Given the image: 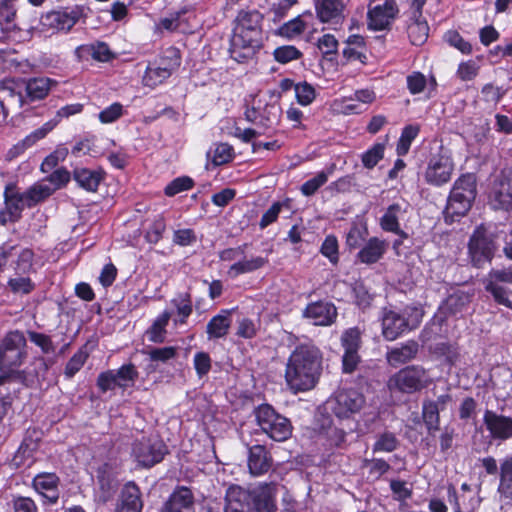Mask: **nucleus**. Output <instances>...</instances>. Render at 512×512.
Segmentation results:
<instances>
[{
  "label": "nucleus",
  "mask_w": 512,
  "mask_h": 512,
  "mask_svg": "<svg viewBox=\"0 0 512 512\" xmlns=\"http://www.w3.org/2000/svg\"><path fill=\"white\" fill-rule=\"evenodd\" d=\"M322 360L321 350L312 342L296 345L285 366L288 389L294 394L313 389L322 374Z\"/></svg>",
  "instance_id": "nucleus-1"
},
{
  "label": "nucleus",
  "mask_w": 512,
  "mask_h": 512,
  "mask_svg": "<svg viewBox=\"0 0 512 512\" xmlns=\"http://www.w3.org/2000/svg\"><path fill=\"white\" fill-rule=\"evenodd\" d=\"M262 15L257 10L240 11L230 43V55L237 62L251 58L262 45Z\"/></svg>",
  "instance_id": "nucleus-2"
},
{
  "label": "nucleus",
  "mask_w": 512,
  "mask_h": 512,
  "mask_svg": "<svg viewBox=\"0 0 512 512\" xmlns=\"http://www.w3.org/2000/svg\"><path fill=\"white\" fill-rule=\"evenodd\" d=\"M27 357V340L23 332H7L0 341V376L29 387L28 373L20 369Z\"/></svg>",
  "instance_id": "nucleus-3"
},
{
  "label": "nucleus",
  "mask_w": 512,
  "mask_h": 512,
  "mask_svg": "<svg viewBox=\"0 0 512 512\" xmlns=\"http://www.w3.org/2000/svg\"><path fill=\"white\" fill-rule=\"evenodd\" d=\"M253 414L256 424L272 440L283 442L291 437L293 426L290 419L278 413L272 405L260 404Z\"/></svg>",
  "instance_id": "nucleus-4"
},
{
  "label": "nucleus",
  "mask_w": 512,
  "mask_h": 512,
  "mask_svg": "<svg viewBox=\"0 0 512 512\" xmlns=\"http://www.w3.org/2000/svg\"><path fill=\"white\" fill-rule=\"evenodd\" d=\"M431 384L427 370L421 365H408L394 375L388 381L391 391L404 394L420 392Z\"/></svg>",
  "instance_id": "nucleus-5"
},
{
  "label": "nucleus",
  "mask_w": 512,
  "mask_h": 512,
  "mask_svg": "<svg viewBox=\"0 0 512 512\" xmlns=\"http://www.w3.org/2000/svg\"><path fill=\"white\" fill-rule=\"evenodd\" d=\"M476 197V179L473 174L462 175L450 192L446 213L450 216H463L471 208Z\"/></svg>",
  "instance_id": "nucleus-6"
},
{
  "label": "nucleus",
  "mask_w": 512,
  "mask_h": 512,
  "mask_svg": "<svg viewBox=\"0 0 512 512\" xmlns=\"http://www.w3.org/2000/svg\"><path fill=\"white\" fill-rule=\"evenodd\" d=\"M331 413L339 420L353 419L366 404L363 393L354 388H341L327 401Z\"/></svg>",
  "instance_id": "nucleus-7"
},
{
  "label": "nucleus",
  "mask_w": 512,
  "mask_h": 512,
  "mask_svg": "<svg viewBox=\"0 0 512 512\" xmlns=\"http://www.w3.org/2000/svg\"><path fill=\"white\" fill-rule=\"evenodd\" d=\"M168 453V447L161 439L142 437L132 444L131 455L137 466L144 469L159 464Z\"/></svg>",
  "instance_id": "nucleus-8"
},
{
  "label": "nucleus",
  "mask_w": 512,
  "mask_h": 512,
  "mask_svg": "<svg viewBox=\"0 0 512 512\" xmlns=\"http://www.w3.org/2000/svg\"><path fill=\"white\" fill-rule=\"evenodd\" d=\"M497 250L494 235L486 227H476L468 242V255L475 267H482L490 262Z\"/></svg>",
  "instance_id": "nucleus-9"
},
{
  "label": "nucleus",
  "mask_w": 512,
  "mask_h": 512,
  "mask_svg": "<svg viewBox=\"0 0 512 512\" xmlns=\"http://www.w3.org/2000/svg\"><path fill=\"white\" fill-rule=\"evenodd\" d=\"M245 505L251 512H276V488L273 483H263L252 489H244Z\"/></svg>",
  "instance_id": "nucleus-10"
},
{
  "label": "nucleus",
  "mask_w": 512,
  "mask_h": 512,
  "mask_svg": "<svg viewBox=\"0 0 512 512\" xmlns=\"http://www.w3.org/2000/svg\"><path fill=\"white\" fill-rule=\"evenodd\" d=\"M489 204L494 210L512 209V169L505 168L495 177L489 193Z\"/></svg>",
  "instance_id": "nucleus-11"
},
{
  "label": "nucleus",
  "mask_w": 512,
  "mask_h": 512,
  "mask_svg": "<svg viewBox=\"0 0 512 512\" xmlns=\"http://www.w3.org/2000/svg\"><path fill=\"white\" fill-rule=\"evenodd\" d=\"M398 13L395 0H371L368 6V28L375 31L387 29Z\"/></svg>",
  "instance_id": "nucleus-12"
},
{
  "label": "nucleus",
  "mask_w": 512,
  "mask_h": 512,
  "mask_svg": "<svg viewBox=\"0 0 512 512\" xmlns=\"http://www.w3.org/2000/svg\"><path fill=\"white\" fill-rule=\"evenodd\" d=\"M42 438L43 431L40 428H27L18 449L12 457L11 465L17 469L26 464L30 466L35 461V454L40 448Z\"/></svg>",
  "instance_id": "nucleus-13"
},
{
  "label": "nucleus",
  "mask_w": 512,
  "mask_h": 512,
  "mask_svg": "<svg viewBox=\"0 0 512 512\" xmlns=\"http://www.w3.org/2000/svg\"><path fill=\"white\" fill-rule=\"evenodd\" d=\"M61 479L55 472H39L33 478L31 487L40 496L43 505H56L60 499Z\"/></svg>",
  "instance_id": "nucleus-14"
},
{
  "label": "nucleus",
  "mask_w": 512,
  "mask_h": 512,
  "mask_svg": "<svg viewBox=\"0 0 512 512\" xmlns=\"http://www.w3.org/2000/svg\"><path fill=\"white\" fill-rule=\"evenodd\" d=\"M23 83L26 92L25 96H23L20 92L16 93L13 90L9 91L10 97L18 103L20 108L28 102L38 101L46 98L52 87L57 84L55 80L47 77H34L23 81Z\"/></svg>",
  "instance_id": "nucleus-15"
},
{
  "label": "nucleus",
  "mask_w": 512,
  "mask_h": 512,
  "mask_svg": "<svg viewBox=\"0 0 512 512\" xmlns=\"http://www.w3.org/2000/svg\"><path fill=\"white\" fill-rule=\"evenodd\" d=\"M83 15L84 8L82 6L50 11L41 17V24L49 29L70 30Z\"/></svg>",
  "instance_id": "nucleus-16"
},
{
  "label": "nucleus",
  "mask_w": 512,
  "mask_h": 512,
  "mask_svg": "<svg viewBox=\"0 0 512 512\" xmlns=\"http://www.w3.org/2000/svg\"><path fill=\"white\" fill-rule=\"evenodd\" d=\"M420 320L410 324L402 314L393 310H384L382 316V335L387 341H394L405 332L416 328Z\"/></svg>",
  "instance_id": "nucleus-17"
},
{
  "label": "nucleus",
  "mask_w": 512,
  "mask_h": 512,
  "mask_svg": "<svg viewBox=\"0 0 512 512\" xmlns=\"http://www.w3.org/2000/svg\"><path fill=\"white\" fill-rule=\"evenodd\" d=\"M483 422L492 439L506 441L512 438V417L486 410Z\"/></svg>",
  "instance_id": "nucleus-18"
},
{
  "label": "nucleus",
  "mask_w": 512,
  "mask_h": 512,
  "mask_svg": "<svg viewBox=\"0 0 512 512\" xmlns=\"http://www.w3.org/2000/svg\"><path fill=\"white\" fill-rule=\"evenodd\" d=\"M453 169L454 166L450 157L444 155L433 156L426 169L425 179L432 185H443L450 180Z\"/></svg>",
  "instance_id": "nucleus-19"
},
{
  "label": "nucleus",
  "mask_w": 512,
  "mask_h": 512,
  "mask_svg": "<svg viewBox=\"0 0 512 512\" xmlns=\"http://www.w3.org/2000/svg\"><path fill=\"white\" fill-rule=\"evenodd\" d=\"M303 316L310 319L315 326H329L337 318V309L333 303L320 300L309 303Z\"/></svg>",
  "instance_id": "nucleus-20"
},
{
  "label": "nucleus",
  "mask_w": 512,
  "mask_h": 512,
  "mask_svg": "<svg viewBox=\"0 0 512 512\" xmlns=\"http://www.w3.org/2000/svg\"><path fill=\"white\" fill-rule=\"evenodd\" d=\"M58 120L53 119L44 123L40 128L34 130L24 139L13 145L6 153V159L12 161L22 155L27 149L35 145L38 141L45 138L46 135L51 132L56 125Z\"/></svg>",
  "instance_id": "nucleus-21"
},
{
  "label": "nucleus",
  "mask_w": 512,
  "mask_h": 512,
  "mask_svg": "<svg viewBox=\"0 0 512 512\" xmlns=\"http://www.w3.org/2000/svg\"><path fill=\"white\" fill-rule=\"evenodd\" d=\"M161 512H195L192 490L185 486H178L164 503Z\"/></svg>",
  "instance_id": "nucleus-22"
},
{
  "label": "nucleus",
  "mask_w": 512,
  "mask_h": 512,
  "mask_svg": "<svg viewBox=\"0 0 512 512\" xmlns=\"http://www.w3.org/2000/svg\"><path fill=\"white\" fill-rule=\"evenodd\" d=\"M143 505L140 487L136 482L128 481L120 492L115 512H142Z\"/></svg>",
  "instance_id": "nucleus-23"
},
{
  "label": "nucleus",
  "mask_w": 512,
  "mask_h": 512,
  "mask_svg": "<svg viewBox=\"0 0 512 512\" xmlns=\"http://www.w3.org/2000/svg\"><path fill=\"white\" fill-rule=\"evenodd\" d=\"M247 464L252 475L261 476L271 469L273 459L266 446L256 444L249 447Z\"/></svg>",
  "instance_id": "nucleus-24"
},
{
  "label": "nucleus",
  "mask_w": 512,
  "mask_h": 512,
  "mask_svg": "<svg viewBox=\"0 0 512 512\" xmlns=\"http://www.w3.org/2000/svg\"><path fill=\"white\" fill-rule=\"evenodd\" d=\"M388 247L389 243L386 240L378 237H371L359 250L356 255V259L363 264H375L383 258Z\"/></svg>",
  "instance_id": "nucleus-25"
},
{
  "label": "nucleus",
  "mask_w": 512,
  "mask_h": 512,
  "mask_svg": "<svg viewBox=\"0 0 512 512\" xmlns=\"http://www.w3.org/2000/svg\"><path fill=\"white\" fill-rule=\"evenodd\" d=\"M96 479L104 502L108 501L117 490V479L113 465L104 462L96 469Z\"/></svg>",
  "instance_id": "nucleus-26"
},
{
  "label": "nucleus",
  "mask_w": 512,
  "mask_h": 512,
  "mask_svg": "<svg viewBox=\"0 0 512 512\" xmlns=\"http://www.w3.org/2000/svg\"><path fill=\"white\" fill-rule=\"evenodd\" d=\"M497 492L505 504L512 506V453L500 463Z\"/></svg>",
  "instance_id": "nucleus-27"
},
{
  "label": "nucleus",
  "mask_w": 512,
  "mask_h": 512,
  "mask_svg": "<svg viewBox=\"0 0 512 512\" xmlns=\"http://www.w3.org/2000/svg\"><path fill=\"white\" fill-rule=\"evenodd\" d=\"M24 193L6 194L5 209L0 211V223L16 222L20 219L22 211L27 207Z\"/></svg>",
  "instance_id": "nucleus-28"
},
{
  "label": "nucleus",
  "mask_w": 512,
  "mask_h": 512,
  "mask_svg": "<svg viewBox=\"0 0 512 512\" xmlns=\"http://www.w3.org/2000/svg\"><path fill=\"white\" fill-rule=\"evenodd\" d=\"M234 309H222L213 316L206 326L208 339H219L227 336L232 324L231 314Z\"/></svg>",
  "instance_id": "nucleus-29"
},
{
  "label": "nucleus",
  "mask_w": 512,
  "mask_h": 512,
  "mask_svg": "<svg viewBox=\"0 0 512 512\" xmlns=\"http://www.w3.org/2000/svg\"><path fill=\"white\" fill-rule=\"evenodd\" d=\"M419 352V344L415 340H408L399 347H394L387 352V361L393 367L406 364L415 359Z\"/></svg>",
  "instance_id": "nucleus-30"
},
{
  "label": "nucleus",
  "mask_w": 512,
  "mask_h": 512,
  "mask_svg": "<svg viewBox=\"0 0 512 512\" xmlns=\"http://www.w3.org/2000/svg\"><path fill=\"white\" fill-rule=\"evenodd\" d=\"M343 0H315V11L323 23L338 22L343 17Z\"/></svg>",
  "instance_id": "nucleus-31"
},
{
  "label": "nucleus",
  "mask_w": 512,
  "mask_h": 512,
  "mask_svg": "<svg viewBox=\"0 0 512 512\" xmlns=\"http://www.w3.org/2000/svg\"><path fill=\"white\" fill-rule=\"evenodd\" d=\"M407 207V205L400 203H393L389 205L379 220L381 229L385 232L398 229V226H400V220L403 219L407 212Z\"/></svg>",
  "instance_id": "nucleus-32"
},
{
  "label": "nucleus",
  "mask_w": 512,
  "mask_h": 512,
  "mask_svg": "<svg viewBox=\"0 0 512 512\" xmlns=\"http://www.w3.org/2000/svg\"><path fill=\"white\" fill-rule=\"evenodd\" d=\"M320 434L325 438L326 445L330 448H343L346 444L347 433L328 419L326 424L320 427Z\"/></svg>",
  "instance_id": "nucleus-33"
},
{
  "label": "nucleus",
  "mask_w": 512,
  "mask_h": 512,
  "mask_svg": "<svg viewBox=\"0 0 512 512\" xmlns=\"http://www.w3.org/2000/svg\"><path fill=\"white\" fill-rule=\"evenodd\" d=\"M421 416L429 435H434L440 430V410L434 400L423 401Z\"/></svg>",
  "instance_id": "nucleus-34"
},
{
  "label": "nucleus",
  "mask_w": 512,
  "mask_h": 512,
  "mask_svg": "<svg viewBox=\"0 0 512 512\" xmlns=\"http://www.w3.org/2000/svg\"><path fill=\"white\" fill-rule=\"evenodd\" d=\"M267 263L268 259L261 256L251 257L250 259L240 258L236 263L229 267L227 274L231 278H236L241 274L256 271Z\"/></svg>",
  "instance_id": "nucleus-35"
},
{
  "label": "nucleus",
  "mask_w": 512,
  "mask_h": 512,
  "mask_svg": "<svg viewBox=\"0 0 512 512\" xmlns=\"http://www.w3.org/2000/svg\"><path fill=\"white\" fill-rule=\"evenodd\" d=\"M243 487L231 485L226 490L224 512H247Z\"/></svg>",
  "instance_id": "nucleus-36"
},
{
  "label": "nucleus",
  "mask_w": 512,
  "mask_h": 512,
  "mask_svg": "<svg viewBox=\"0 0 512 512\" xmlns=\"http://www.w3.org/2000/svg\"><path fill=\"white\" fill-rule=\"evenodd\" d=\"M54 192L55 188H52L46 181H42L35 183L23 193L27 199V207L31 208L46 200Z\"/></svg>",
  "instance_id": "nucleus-37"
},
{
  "label": "nucleus",
  "mask_w": 512,
  "mask_h": 512,
  "mask_svg": "<svg viewBox=\"0 0 512 512\" xmlns=\"http://www.w3.org/2000/svg\"><path fill=\"white\" fill-rule=\"evenodd\" d=\"M407 27L408 37L413 45L420 46L424 44L428 38L429 26L423 17H409Z\"/></svg>",
  "instance_id": "nucleus-38"
},
{
  "label": "nucleus",
  "mask_w": 512,
  "mask_h": 512,
  "mask_svg": "<svg viewBox=\"0 0 512 512\" xmlns=\"http://www.w3.org/2000/svg\"><path fill=\"white\" fill-rule=\"evenodd\" d=\"M152 62L172 75L181 65V53L175 47H168Z\"/></svg>",
  "instance_id": "nucleus-39"
},
{
  "label": "nucleus",
  "mask_w": 512,
  "mask_h": 512,
  "mask_svg": "<svg viewBox=\"0 0 512 512\" xmlns=\"http://www.w3.org/2000/svg\"><path fill=\"white\" fill-rule=\"evenodd\" d=\"M103 176L101 172L87 168H78L74 170V179L78 185L87 191L97 190Z\"/></svg>",
  "instance_id": "nucleus-40"
},
{
  "label": "nucleus",
  "mask_w": 512,
  "mask_h": 512,
  "mask_svg": "<svg viewBox=\"0 0 512 512\" xmlns=\"http://www.w3.org/2000/svg\"><path fill=\"white\" fill-rule=\"evenodd\" d=\"M170 314L163 312L160 314L146 330L147 338L150 342L161 344L166 340L167 325L169 323Z\"/></svg>",
  "instance_id": "nucleus-41"
},
{
  "label": "nucleus",
  "mask_w": 512,
  "mask_h": 512,
  "mask_svg": "<svg viewBox=\"0 0 512 512\" xmlns=\"http://www.w3.org/2000/svg\"><path fill=\"white\" fill-rule=\"evenodd\" d=\"M471 296V294L465 293L463 290H456L445 299L442 309L450 315H456L470 302Z\"/></svg>",
  "instance_id": "nucleus-42"
},
{
  "label": "nucleus",
  "mask_w": 512,
  "mask_h": 512,
  "mask_svg": "<svg viewBox=\"0 0 512 512\" xmlns=\"http://www.w3.org/2000/svg\"><path fill=\"white\" fill-rule=\"evenodd\" d=\"M170 77L171 74L166 72L165 68H160L151 61L146 67L142 82L144 86L155 88Z\"/></svg>",
  "instance_id": "nucleus-43"
},
{
  "label": "nucleus",
  "mask_w": 512,
  "mask_h": 512,
  "mask_svg": "<svg viewBox=\"0 0 512 512\" xmlns=\"http://www.w3.org/2000/svg\"><path fill=\"white\" fill-rule=\"evenodd\" d=\"M89 358V352L86 345L80 347L72 357L67 361L64 368V376L67 379L73 378L85 365Z\"/></svg>",
  "instance_id": "nucleus-44"
},
{
  "label": "nucleus",
  "mask_w": 512,
  "mask_h": 512,
  "mask_svg": "<svg viewBox=\"0 0 512 512\" xmlns=\"http://www.w3.org/2000/svg\"><path fill=\"white\" fill-rule=\"evenodd\" d=\"M115 371L120 383L123 384V392L126 391L128 388L133 387L139 377V371L136 365L132 362L121 365L118 369H115Z\"/></svg>",
  "instance_id": "nucleus-45"
},
{
  "label": "nucleus",
  "mask_w": 512,
  "mask_h": 512,
  "mask_svg": "<svg viewBox=\"0 0 512 512\" xmlns=\"http://www.w3.org/2000/svg\"><path fill=\"white\" fill-rule=\"evenodd\" d=\"M13 381L7 380V376H0V423L12 408L14 397L10 385Z\"/></svg>",
  "instance_id": "nucleus-46"
},
{
  "label": "nucleus",
  "mask_w": 512,
  "mask_h": 512,
  "mask_svg": "<svg viewBox=\"0 0 512 512\" xmlns=\"http://www.w3.org/2000/svg\"><path fill=\"white\" fill-rule=\"evenodd\" d=\"M16 12L14 0H0V25L2 29L12 30L16 28L14 23Z\"/></svg>",
  "instance_id": "nucleus-47"
},
{
  "label": "nucleus",
  "mask_w": 512,
  "mask_h": 512,
  "mask_svg": "<svg viewBox=\"0 0 512 512\" xmlns=\"http://www.w3.org/2000/svg\"><path fill=\"white\" fill-rule=\"evenodd\" d=\"M399 446V440L393 432L385 431L378 435L376 441L372 446V451L375 452H393Z\"/></svg>",
  "instance_id": "nucleus-48"
},
{
  "label": "nucleus",
  "mask_w": 512,
  "mask_h": 512,
  "mask_svg": "<svg viewBox=\"0 0 512 512\" xmlns=\"http://www.w3.org/2000/svg\"><path fill=\"white\" fill-rule=\"evenodd\" d=\"M148 357L152 363L166 364L170 360L175 359L178 355V347L165 346V347H153L148 352Z\"/></svg>",
  "instance_id": "nucleus-49"
},
{
  "label": "nucleus",
  "mask_w": 512,
  "mask_h": 512,
  "mask_svg": "<svg viewBox=\"0 0 512 512\" xmlns=\"http://www.w3.org/2000/svg\"><path fill=\"white\" fill-rule=\"evenodd\" d=\"M260 329V321H254L248 317L238 320L236 336L243 339H253L257 336Z\"/></svg>",
  "instance_id": "nucleus-50"
},
{
  "label": "nucleus",
  "mask_w": 512,
  "mask_h": 512,
  "mask_svg": "<svg viewBox=\"0 0 512 512\" xmlns=\"http://www.w3.org/2000/svg\"><path fill=\"white\" fill-rule=\"evenodd\" d=\"M361 343V332L357 327L346 329L341 336L344 351H359Z\"/></svg>",
  "instance_id": "nucleus-51"
},
{
  "label": "nucleus",
  "mask_w": 512,
  "mask_h": 512,
  "mask_svg": "<svg viewBox=\"0 0 512 512\" xmlns=\"http://www.w3.org/2000/svg\"><path fill=\"white\" fill-rule=\"evenodd\" d=\"M434 353L445 358L446 364L453 366L459 359V352L456 346L448 342L437 343L434 347Z\"/></svg>",
  "instance_id": "nucleus-52"
},
{
  "label": "nucleus",
  "mask_w": 512,
  "mask_h": 512,
  "mask_svg": "<svg viewBox=\"0 0 512 512\" xmlns=\"http://www.w3.org/2000/svg\"><path fill=\"white\" fill-rule=\"evenodd\" d=\"M234 157V149L228 143L216 144L212 151V162L216 166L230 162Z\"/></svg>",
  "instance_id": "nucleus-53"
},
{
  "label": "nucleus",
  "mask_w": 512,
  "mask_h": 512,
  "mask_svg": "<svg viewBox=\"0 0 512 512\" xmlns=\"http://www.w3.org/2000/svg\"><path fill=\"white\" fill-rule=\"evenodd\" d=\"M320 252L323 256L329 259V261L335 265L339 261V245L338 240L334 235H328L320 248Z\"/></svg>",
  "instance_id": "nucleus-54"
},
{
  "label": "nucleus",
  "mask_w": 512,
  "mask_h": 512,
  "mask_svg": "<svg viewBox=\"0 0 512 512\" xmlns=\"http://www.w3.org/2000/svg\"><path fill=\"white\" fill-rule=\"evenodd\" d=\"M29 340L39 347L43 354L55 353L56 347L49 335L37 331H28Z\"/></svg>",
  "instance_id": "nucleus-55"
},
{
  "label": "nucleus",
  "mask_w": 512,
  "mask_h": 512,
  "mask_svg": "<svg viewBox=\"0 0 512 512\" xmlns=\"http://www.w3.org/2000/svg\"><path fill=\"white\" fill-rule=\"evenodd\" d=\"M419 128L417 126H406L400 136L397 144V152L399 155H405L411 146L412 141L417 137Z\"/></svg>",
  "instance_id": "nucleus-56"
},
{
  "label": "nucleus",
  "mask_w": 512,
  "mask_h": 512,
  "mask_svg": "<svg viewBox=\"0 0 512 512\" xmlns=\"http://www.w3.org/2000/svg\"><path fill=\"white\" fill-rule=\"evenodd\" d=\"M279 108L275 105H266L260 112L258 127L264 130L272 128L278 121Z\"/></svg>",
  "instance_id": "nucleus-57"
},
{
  "label": "nucleus",
  "mask_w": 512,
  "mask_h": 512,
  "mask_svg": "<svg viewBox=\"0 0 512 512\" xmlns=\"http://www.w3.org/2000/svg\"><path fill=\"white\" fill-rule=\"evenodd\" d=\"M384 149H385L384 144L377 143V144L373 145L369 150H367L362 155L363 165L368 169H371L374 166H376L377 163L383 158Z\"/></svg>",
  "instance_id": "nucleus-58"
},
{
  "label": "nucleus",
  "mask_w": 512,
  "mask_h": 512,
  "mask_svg": "<svg viewBox=\"0 0 512 512\" xmlns=\"http://www.w3.org/2000/svg\"><path fill=\"white\" fill-rule=\"evenodd\" d=\"M364 465L369 467V475L373 476L376 480L380 479L390 469V464L383 458L365 459Z\"/></svg>",
  "instance_id": "nucleus-59"
},
{
  "label": "nucleus",
  "mask_w": 512,
  "mask_h": 512,
  "mask_svg": "<svg viewBox=\"0 0 512 512\" xmlns=\"http://www.w3.org/2000/svg\"><path fill=\"white\" fill-rule=\"evenodd\" d=\"M82 48L89 52L93 59L97 61L107 62L113 58V53L109 46L104 42H98Z\"/></svg>",
  "instance_id": "nucleus-60"
},
{
  "label": "nucleus",
  "mask_w": 512,
  "mask_h": 512,
  "mask_svg": "<svg viewBox=\"0 0 512 512\" xmlns=\"http://www.w3.org/2000/svg\"><path fill=\"white\" fill-rule=\"evenodd\" d=\"M11 503L13 512H39L36 502L28 496H13Z\"/></svg>",
  "instance_id": "nucleus-61"
},
{
  "label": "nucleus",
  "mask_w": 512,
  "mask_h": 512,
  "mask_svg": "<svg viewBox=\"0 0 512 512\" xmlns=\"http://www.w3.org/2000/svg\"><path fill=\"white\" fill-rule=\"evenodd\" d=\"M273 55L277 62L285 64L298 59L302 54L295 46L287 45L276 48Z\"/></svg>",
  "instance_id": "nucleus-62"
},
{
  "label": "nucleus",
  "mask_w": 512,
  "mask_h": 512,
  "mask_svg": "<svg viewBox=\"0 0 512 512\" xmlns=\"http://www.w3.org/2000/svg\"><path fill=\"white\" fill-rule=\"evenodd\" d=\"M328 180V173L321 171L315 177L309 179L301 186V192L305 196L313 195Z\"/></svg>",
  "instance_id": "nucleus-63"
},
{
  "label": "nucleus",
  "mask_w": 512,
  "mask_h": 512,
  "mask_svg": "<svg viewBox=\"0 0 512 512\" xmlns=\"http://www.w3.org/2000/svg\"><path fill=\"white\" fill-rule=\"evenodd\" d=\"M193 186V180L190 177H178L171 181L165 187V194L169 197L175 196L176 194L186 191Z\"/></svg>",
  "instance_id": "nucleus-64"
}]
</instances>
